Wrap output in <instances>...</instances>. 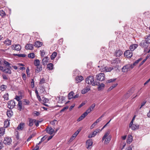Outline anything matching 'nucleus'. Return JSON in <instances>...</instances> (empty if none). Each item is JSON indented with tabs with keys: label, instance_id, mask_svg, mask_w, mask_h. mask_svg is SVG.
Wrapping results in <instances>:
<instances>
[{
	"label": "nucleus",
	"instance_id": "1",
	"mask_svg": "<svg viewBox=\"0 0 150 150\" xmlns=\"http://www.w3.org/2000/svg\"><path fill=\"white\" fill-rule=\"evenodd\" d=\"M109 131H106L102 138V140L103 141L105 140L104 142L105 144H107L109 142L111 139V136L109 135Z\"/></svg>",
	"mask_w": 150,
	"mask_h": 150
},
{
	"label": "nucleus",
	"instance_id": "2",
	"mask_svg": "<svg viewBox=\"0 0 150 150\" xmlns=\"http://www.w3.org/2000/svg\"><path fill=\"white\" fill-rule=\"evenodd\" d=\"M94 77L93 76H89L86 79L85 81L86 83L88 84L92 85L95 86L97 85V82L94 81Z\"/></svg>",
	"mask_w": 150,
	"mask_h": 150
},
{
	"label": "nucleus",
	"instance_id": "3",
	"mask_svg": "<svg viewBox=\"0 0 150 150\" xmlns=\"http://www.w3.org/2000/svg\"><path fill=\"white\" fill-rule=\"evenodd\" d=\"M96 79L98 81H102L105 79V75L104 73H100L97 75Z\"/></svg>",
	"mask_w": 150,
	"mask_h": 150
},
{
	"label": "nucleus",
	"instance_id": "4",
	"mask_svg": "<svg viewBox=\"0 0 150 150\" xmlns=\"http://www.w3.org/2000/svg\"><path fill=\"white\" fill-rule=\"evenodd\" d=\"M100 132V130L99 129H95L92 133H90L88 136L89 138H91L94 137L98 133Z\"/></svg>",
	"mask_w": 150,
	"mask_h": 150
},
{
	"label": "nucleus",
	"instance_id": "5",
	"mask_svg": "<svg viewBox=\"0 0 150 150\" xmlns=\"http://www.w3.org/2000/svg\"><path fill=\"white\" fill-rule=\"evenodd\" d=\"M11 68V67H2V69L0 70L5 73L10 74L11 73V71L10 69V68Z\"/></svg>",
	"mask_w": 150,
	"mask_h": 150
},
{
	"label": "nucleus",
	"instance_id": "6",
	"mask_svg": "<svg viewBox=\"0 0 150 150\" xmlns=\"http://www.w3.org/2000/svg\"><path fill=\"white\" fill-rule=\"evenodd\" d=\"M8 107L10 109L13 108L15 106V102L14 100L9 101L8 102Z\"/></svg>",
	"mask_w": 150,
	"mask_h": 150
},
{
	"label": "nucleus",
	"instance_id": "7",
	"mask_svg": "<svg viewBox=\"0 0 150 150\" xmlns=\"http://www.w3.org/2000/svg\"><path fill=\"white\" fill-rule=\"evenodd\" d=\"M125 56L127 58H130L132 56L133 54L132 51L130 50H127L124 53Z\"/></svg>",
	"mask_w": 150,
	"mask_h": 150
},
{
	"label": "nucleus",
	"instance_id": "8",
	"mask_svg": "<svg viewBox=\"0 0 150 150\" xmlns=\"http://www.w3.org/2000/svg\"><path fill=\"white\" fill-rule=\"evenodd\" d=\"M11 142V138L9 137H7L4 138L3 141V143L6 145H9Z\"/></svg>",
	"mask_w": 150,
	"mask_h": 150
},
{
	"label": "nucleus",
	"instance_id": "9",
	"mask_svg": "<svg viewBox=\"0 0 150 150\" xmlns=\"http://www.w3.org/2000/svg\"><path fill=\"white\" fill-rule=\"evenodd\" d=\"M148 42L146 40H143L140 43V45L142 47L144 48H147L148 46Z\"/></svg>",
	"mask_w": 150,
	"mask_h": 150
},
{
	"label": "nucleus",
	"instance_id": "10",
	"mask_svg": "<svg viewBox=\"0 0 150 150\" xmlns=\"http://www.w3.org/2000/svg\"><path fill=\"white\" fill-rule=\"evenodd\" d=\"M11 48L13 50L19 51L21 49V47L19 45L16 44L12 45L11 46Z\"/></svg>",
	"mask_w": 150,
	"mask_h": 150
},
{
	"label": "nucleus",
	"instance_id": "11",
	"mask_svg": "<svg viewBox=\"0 0 150 150\" xmlns=\"http://www.w3.org/2000/svg\"><path fill=\"white\" fill-rule=\"evenodd\" d=\"M102 68H101L100 69V70L101 71H103L104 72H110L113 69V68L112 67H105L104 68H103L102 69V70H101Z\"/></svg>",
	"mask_w": 150,
	"mask_h": 150
},
{
	"label": "nucleus",
	"instance_id": "12",
	"mask_svg": "<svg viewBox=\"0 0 150 150\" xmlns=\"http://www.w3.org/2000/svg\"><path fill=\"white\" fill-rule=\"evenodd\" d=\"M130 70L129 64H127L124 66L122 69V71L124 72H127Z\"/></svg>",
	"mask_w": 150,
	"mask_h": 150
},
{
	"label": "nucleus",
	"instance_id": "13",
	"mask_svg": "<svg viewBox=\"0 0 150 150\" xmlns=\"http://www.w3.org/2000/svg\"><path fill=\"white\" fill-rule=\"evenodd\" d=\"M50 135L52 134L54 132V130L52 127H47L45 130Z\"/></svg>",
	"mask_w": 150,
	"mask_h": 150
},
{
	"label": "nucleus",
	"instance_id": "14",
	"mask_svg": "<svg viewBox=\"0 0 150 150\" xmlns=\"http://www.w3.org/2000/svg\"><path fill=\"white\" fill-rule=\"evenodd\" d=\"M90 90V86H87L86 88L83 89L81 91V93L83 94L86 93Z\"/></svg>",
	"mask_w": 150,
	"mask_h": 150
},
{
	"label": "nucleus",
	"instance_id": "15",
	"mask_svg": "<svg viewBox=\"0 0 150 150\" xmlns=\"http://www.w3.org/2000/svg\"><path fill=\"white\" fill-rule=\"evenodd\" d=\"M29 124L28 125L30 126H32L33 124L36 122V120L35 119H32L31 118H29L28 119Z\"/></svg>",
	"mask_w": 150,
	"mask_h": 150
},
{
	"label": "nucleus",
	"instance_id": "16",
	"mask_svg": "<svg viewBox=\"0 0 150 150\" xmlns=\"http://www.w3.org/2000/svg\"><path fill=\"white\" fill-rule=\"evenodd\" d=\"M34 46L37 47H39L42 45V42L39 41H37L34 44Z\"/></svg>",
	"mask_w": 150,
	"mask_h": 150
},
{
	"label": "nucleus",
	"instance_id": "17",
	"mask_svg": "<svg viewBox=\"0 0 150 150\" xmlns=\"http://www.w3.org/2000/svg\"><path fill=\"white\" fill-rule=\"evenodd\" d=\"M25 48L27 50H32L33 48V46L32 44H28L26 45Z\"/></svg>",
	"mask_w": 150,
	"mask_h": 150
},
{
	"label": "nucleus",
	"instance_id": "18",
	"mask_svg": "<svg viewBox=\"0 0 150 150\" xmlns=\"http://www.w3.org/2000/svg\"><path fill=\"white\" fill-rule=\"evenodd\" d=\"M49 59L47 57H45L42 60V63L43 65H45L48 62Z\"/></svg>",
	"mask_w": 150,
	"mask_h": 150
},
{
	"label": "nucleus",
	"instance_id": "19",
	"mask_svg": "<svg viewBox=\"0 0 150 150\" xmlns=\"http://www.w3.org/2000/svg\"><path fill=\"white\" fill-rule=\"evenodd\" d=\"M93 142L92 139H89L86 142V144L88 146L87 149L89 148L90 146H91L93 144Z\"/></svg>",
	"mask_w": 150,
	"mask_h": 150
},
{
	"label": "nucleus",
	"instance_id": "20",
	"mask_svg": "<svg viewBox=\"0 0 150 150\" xmlns=\"http://www.w3.org/2000/svg\"><path fill=\"white\" fill-rule=\"evenodd\" d=\"M138 45L137 44H133L130 46L129 49L132 51H134L138 47Z\"/></svg>",
	"mask_w": 150,
	"mask_h": 150
},
{
	"label": "nucleus",
	"instance_id": "21",
	"mask_svg": "<svg viewBox=\"0 0 150 150\" xmlns=\"http://www.w3.org/2000/svg\"><path fill=\"white\" fill-rule=\"evenodd\" d=\"M2 63L3 64H3L5 65V67L11 68V67L10 66L11 65L8 62H7V61H6V60H3Z\"/></svg>",
	"mask_w": 150,
	"mask_h": 150
},
{
	"label": "nucleus",
	"instance_id": "22",
	"mask_svg": "<svg viewBox=\"0 0 150 150\" xmlns=\"http://www.w3.org/2000/svg\"><path fill=\"white\" fill-rule=\"evenodd\" d=\"M122 53V51L120 50H117L116 51L115 55L116 57H119L121 56Z\"/></svg>",
	"mask_w": 150,
	"mask_h": 150
},
{
	"label": "nucleus",
	"instance_id": "23",
	"mask_svg": "<svg viewBox=\"0 0 150 150\" xmlns=\"http://www.w3.org/2000/svg\"><path fill=\"white\" fill-rule=\"evenodd\" d=\"M76 80L77 83H79L83 80V77L81 76H79L76 78Z\"/></svg>",
	"mask_w": 150,
	"mask_h": 150
},
{
	"label": "nucleus",
	"instance_id": "24",
	"mask_svg": "<svg viewBox=\"0 0 150 150\" xmlns=\"http://www.w3.org/2000/svg\"><path fill=\"white\" fill-rule=\"evenodd\" d=\"M132 136L130 135H128V137L127 140V142L128 144H130V143L132 142Z\"/></svg>",
	"mask_w": 150,
	"mask_h": 150
},
{
	"label": "nucleus",
	"instance_id": "25",
	"mask_svg": "<svg viewBox=\"0 0 150 150\" xmlns=\"http://www.w3.org/2000/svg\"><path fill=\"white\" fill-rule=\"evenodd\" d=\"M24 123H21L17 127L18 129V130H21L23 129L24 126Z\"/></svg>",
	"mask_w": 150,
	"mask_h": 150
},
{
	"label": "nucleus",
	"instance_id": "26",
	"mask_svg": "<svg viewBox=\"0 0 150 150\" xmlns=\"http://www.w3.org/2000/svg\"><path fill=\"white\" fill-rule=\"evenodd\" d=\"M105 85L103 83H101L98 85V91H100L104 88Z\"/></svg>",
	"mask_w": 150,
	"mask_h": 150
},
{
	"label": "nucleus",
	"instance_id": "27",
	"mask_svg": "<svg viewBox=\"0 0 150 150\" xmlns=\"http://www.w3.org/2000/svg\"><path fill=\"white\" fill-rule=\"evenodd\" d=\"M81 129L82 128L81 127L79 128L72 135L74 136V137L76 138V136L78 135L79 132L81 130Z\"/></svg>",
	"mask_w": 150,
	"mask_h": 150
},
{
	"label": "nucleus",
	"instance_id": "28",
	"mask_svg": "<svg viewBox=\"0 0 150 150\" xmlns=\"http://www.w3.org/2000/svg\"><path fill=\"white\" fill-rule=\"evenodd\" d=\"M42 66L39 65L38 66H37L36 68L35 69V71L37 73H39L42 70Z\"/></svg>",
	"mask_w": 150,
	"mask_h": 150
},
{
	"label": "nucleus",
	"instance_id": "29",
	"mask_svg": "<svg viewBox=\"0 0 150 150\" xmlns=\"http://www.w3.org/2000/svg\"><path fill=\"white\" fill-rule=\"evenodd\" d=\"M74 94V93L72 91H71L69 93L68 95L69 99H71V98H73Z\"/></svg>",
	"mask_w": 150,
	"mask_h": 150
},
{
	"label": "nucleus",
	"instance_id": "30",
	"mask_svg": "<svg viewBox=\"0 0 150 150\" xmlns=\"http://www.w3.org/2000/svg\"><path fill=\"white\" fill-rule=\"evenodd\" d=\"M6 114L9 117H10L13 115V112L11 110H9L7 111Z\"/></svg>",
	"mask_w": 150,
	"mask_h": 150
},
{
	"label": "nucleus",
	"instance_id": "31",
	"mask_svg": "<svg viewBox=\"0 0 150 150\" xmlns=\"http://www.w3.org/2000/svg\"><path fill=\"white\" fill-rule=\"evenodd\" d=\"M57 52H53L52 55H51V59L52 60L54 59L57 56Z\"/></svg>",
	"mask_w": 150,
	"mask_h": 150
},
{
	"label": "nucleus",
	"instance_id": "32",
	"mask_svg": "<svg viewBox=\"0 0 150 150\" xmlns=\"http://www.w3.org/2000/svg\"><path fill=\"white\" fill-rule=\"evenodd\" d=\"M18 106L19 108V110H21L22 108V103L21 101H19V102H18Z\"/></svg>",
	"mask_w": 150,
	"mask_h": 150
},
{
	"label": "nucleus",
	"instance_id": "33",
	"mask_svg": "<svg viewBox=\"0 0 150 150\" xmlns=\"http://www.w3.org/2000/svg\"><path fill=\"white\" fill-rule=\"evenodd\" d=\"M53 65L52 64L50 63L47 65V68L50 70H51L53 69Z\"/></svg>",
	"mask_w": 150,
	"mask_h": 150
},
{
	"label": "nucleus",
	"instance_id": "34",
	"mask_svg": "<svg viewBox=\"0 0 150 150\" xmlns=\"http://www.w3.org/2000/svg\"><path fill=\"white\" fill-rule=\"evenodd\" d=\"M4 43L6 45H11V41L9 40V39H7L5 40Z\"/></svg>",
	"mask_w": 150,
	"mask_h": 150
},
{
	"label": "nucleus",
	"instance_id": "35",
	"mask_svg": "<svg viewBox=\"0 0 150 150\" xmlns=\"http://www.w3.org/2000/svg\"><path fill=\"white\" fill-rule=\"evenodd\" d=\"M40 62L39 60L36 59L34 61V64L36 66H38L40 65Z\"/></svg>",
	"mask_w": 150,
	"mask_h": 150
},
{
	"label": "nucleus",
	"instance_id": "36",
	"mask_svg": "<svg viewBox=\"0 0 150 150\" xmlns=\"http://www.w3.org/2000/svg\"><path fill=\"white\" fill-rule=\"evenodd\" d=\"M4 134V129L3 128H0V136H2Z\"/></svg>",
	"mask_w": 150,
	"mask_h": 150
},
{
	"label": "nucleus",
	"instance_id": "37",
	"mask_svg": "<svg viewBox=\"0 0 150 150\" xmlns=\"http://www.w3.org/2000/svg\"><path fill=\"white\" fill-rule=\"evenodd\" d=\"M22 98L21 96H15V99H16L17 101L19 102V101H20V100Z\"/></svg>",
	"mask_w": 150,
	"mask_h": 150
},
{
	"label": "nucleus",
	"instance_id": "38",
	"mask_svg": "<svg viewBox=\"0 0 150 150\" xmlns=\"http://www.w3.org/2000/svg\"><path fill=\"white\" fill-rule=\"evenodd\" d=\"M6 15V14L4 11L2 10L0 11V15L2 17L5 16Z\"/></svg>",
	"mask_w": 150,
	"mask_h": 150
},
{
	"label": "nucleus",
	"instance_id": "39",
	"mask_svg": "<svg viewBox=\"0 0 150 150\" xmlns=\"http://www.w3.org/2000/svg\"><path fill=\"white\" fill-rule=\"evenodd\" d=\"M138 125H133V126H132L131 127L132 130H134L137 129H138Z\"/></svg>",
	"mask_w": 150,
	"mask_h": 150
},
{
	"label": "nucleus",
	"instance_id": "40",
	"mask_svg": "<svg viewBox=\"0 0 150 150\" xmlns=\"http://www.w3.org/2000/svg\"><path fill=\"white\" fill-rule=\"evenodd\" d=\"M33 114L34 116H37L39 115L40 113L38 112L35 111L33 112Z\"/></svg>",
	"mask_w": 150,
	"mask_h": 150
},
{
	"label": "nucleus",
	"instance_id": "41",
	"mask_svg": "<svg viewBox=\"0 0 150 150\" xmlns=\"http://www.w3.org/2000/svg\"><path fill=\"white\" fill-rule=\"evenodd\" d=\"M8 93H6L3 96V98L5 100H8Z\"/></svg>",
	"mask_w": 150,
	"mask_h": 150
},
{
	"label": "nucleus",
	"instance_id": "42",
	"mask_svg": "<svg viewBox=\"0 0 150 150\" xmlns=\"http://www.w3.org/2000/svg\"><path fill=\"white\" fill-rule=\"evenodd\" d=\"M28 57L31 58H33L35 57V54L33 53H30L28 54Z\"/></svg>",
	"mask_w": 150,
	"mask_h": 150
},
{
	"label": "nucleus",
	"instance_id": "43",
	"mask_svg": "<svg viewBox=\"0 0 150 150\" xmlns=\"http://www.w3.org/2000/svg\"><path fill=\"white\" fill-rule=\"evenodd\" d=\"M42 100H43V102L45 103H48L49 101V100L48 99L45 98L43 97L42 98Z\"/></svg>",
	"mask_w": 150,
	"mask_h": 150
},
{
	"label": "nucleus",
	"instance_id": "44",
	"mask_svg": "<svg viewBox=\"0 0 150 150\" xmlns=\"http://www.w3.org/2000/svg\"><path fill=\"white\" fill-rule=\"evenodd\" d=\"M146 40L148 43L150 44V34L148 35L146 38Z\"/></svg>",
	"mask_w": 150,
	"mask_h": 150
},
{
	"label": "nucleus",
	"instance_id": "45",
	"mask_svg": "<svg viewBox=\"0 0 150 150\" xmlns=\"http://www.w3.org/2000/svg\"><path fill=\"white\" fill-rule=\"evenodd\" d=\"M7 88V86L6 85H2L1 87V90L2 91L4 90L5 89H6Z\"/></svg>",
	"mask_w": 150,
	"mask_h": 150
},
{
	"label": "nucleus",
	"instance_id": "46",
	"mask_svg": "<svg viewBox=\"0 0 150 150\" xmlns=\"http://www.w3.org/2000/svg\"><path fill=\"white\" fill-rule=\"evenodd\" d=\"M116 79H110L108 80V83H110L113 82L115 81Z\"/></svg>",
	"mask_w": 150,
	"mask_h": 150
},
{
	"label": "nucleus",
	"instance_id": "47",
	"mask_svg": "<svg viewBox=\"0 0 150 150\" xmlns=\"http://www.w3.org/2000/svg\"><path fill=\"white\" fill-rule=\"evenodd\" d=\"M31 87L32 88H34V81L33 79H32V81L31 82Z\"/></svg>",
	"mask_w": 150,
	"mask_h": 150
},
{
	"label": "nucleus",
	"instance_id": "48",
	"mask_svg": "<svg viewBox=\"0 0 150 150\" xmlns=\"http://www.w3.org/2000/svg\"><path fill=\"white\" fill-rule=\"evenodd\" d=\"M40 55L41 57H43L45 54V52H44L43 50H42L40 51Z\"/></svg>",
	"mask_w": 150,
	"mask_h": 150
},
{
	"label": "nucleus",
	"instance_id": "49",
	"mask_svg": "<svg viewBox=\"0 0 150 150\" xmlns=\"http://www.w3.org/2000/svg\"><path fill=\"white\" fill-rule=\"evenodd\" d=\"M141 58L139 59H138L136 61L133 63L134 65H136L137 64L138 62L141 61Z\"/></svg>",
	"mask_w": 150,
	"mask_h": 150
},
{
	"label": "nucleus",
	"instance_id": "50",
	"mask_svg": "<svg viewBox=\"0 0 150 150\" xmlns=\"http://www.w3.org/2000/svg\"><path fill=\"white\" fill-rule=\"evenodd\" d=\"M22 77L24 81L26 80V75L25 74H22Z\"/></svg>",
	"mask_w": 150,
	"mask_h": 150
},
{
	"label": "nucleus",
	"instance_id": "51",
	"mask_svg": "<svg viewBox=\"0 0 150 150\" xmlns=\"http://www.w3.org/2000/svg\"><path fill=\"white\" fill-rule=\"evenodd\" d=\"M57 121V120H54L52 121H51L50 122V123L51 125H54L55 124V123H56V122Z\"/></svg>",
	"mask_w": 150,
	"mask_h": 150
},
{
	"label": "nucleus",
	"instance_id": "52",
	"mask_svg": "<svg viewBox=\"0 0 150 150\" xmlns=\"http://www.w3.org/2000/svg\"><path fill=\"white\" fill-rule=\"evenodd\" d=\"M95 104H93L91 106L89 107V108L91 109V110H92L95 107Z\"/></svg>",
	"mask_w": 150,
	"mask_h": 150
},
{
	"label": "nucleus",
	"instance_id": "53",
	"mask_svg": "<svg viewBox=\"0 0 150 150\" xmlns=\"http://www.w3.org/2000/svg\"><path fill=\"white\" fill-rule=\"evenodd\" d=\"M39 148V147L38 144H36L35 147L33 149V150H38Z\"/></svg>",
	"mask_w": 150,
	"mask_h": 150
},
{
	"label": "nucleus",
	"instance_id": "54",
	"mask_svg": "<svg viewBox=\"0 0 150 150\" xmlns=\"http://www.w3.org/2000/svg\"><path fill=\"white\" fill-rule=\"evenodd\" d=\"M96 124L95 122H94L91 126V129H93L94 127L96 125Z\"/></svg>",
	"mask_w": 150,
	"mask_h": 150
},
{
	"label": "nucleus",
	"instance_id": "55",
	"mask_svg": "<svg viewBox=\"0 0 150 150\" xmlns=\"http://www.w3.org/2000/svg\"><path fill=\"white\" fill-rule=\"evenodd\" d=\"M24 104L25 105H28L30 103L29 101L27 100H25L24 101Z\"/></svg>",
	"mask_w": 150,
	"mask_h": 150
},
{
	"label": "nucleus",
	"instance_id": "56",
	"mask_svg": "<svg viewBox=\"0 0 150 150\" xmlns=\"http://www.w3.org/2000/svg\"><path fill=\"white\" fill-rule=\"evenodd\" d=\"M92 110H91V109L90 108H89L85 112H86L87 113V114H88Z\"/></svg>",
	"mask_w": 150,
	"mask_h": 150
},
{
	"label": "nucleus",
	"instance_id": "57",
	"mask_svg": "<svg viewBox=\"0 0 150 150\" xmlns=\"http://www.w3.org/2000/svg\"><path fill=\"white\" fill-rule=\"evenodd\" d=\"M2 61L0 60V70H1L2 69V67H3V66H2V65L3 64Z\"/></svg>",
	"mask_w": 150,
	"mask_h": 150
},
{
	"label": "nucleus",
	"instance_id": "58",
	"mask_svg": "<svg viewBox=\"0 0 150 150\" xmlns=\"http://www.w3.org/2000/svg\"><path fill=\"white\" fill-rule=\"evenodd\" d=\"M87 115V113L85 112L81 116L84 118Z\"/></svg>",
	"mask_w": 150,
	"mask_h": 150
},
{
	"label": "nucleus",
	"instance_id": "59",
	"mask_svg": "<svg viewBox=\"0 0 150 150\" xmlns=\"http://www.w3.org/2000/svg\"><path fill=\"white\" fill-rule=\"evenodd\" d=\"M68 106H66V107H65L62 110H61L60 111L61 112H63L65 110H66L67 109H68Z\"/></svg>",
	"mask_w": 150,
	"mask_h": 150
},
{
	"label": "nucleus",
	"instance_id": "60",
	"mask_svg": "<svg viewBox=\"0 0 150 150\" xmlns=\"http://www.w3.org/2000/svg\"><path fill=\"white\" fill-rule=\"evenodd\" d=\"M26 55L25 54H18V57H25Z\"/></svg>",
	"mask_w": 150,
	"mask_h": 150
},
{
	"label": "nucleus",
	"instance_id": "61",
	"mask_svg": "<svg viewBox=\"0 0 150 150\" xmlns=\"http://www.w3.org/2000/svg\"><path fill=\"white\" fill-rule=\"evenodd\" d=\"M83 118L81 116L80 117H79L78 119L77 120V121L78 122H79L81 120H83Z\"/></svg>",
	"mask_w": 150,
	"mask_h": 150
},
{
	"label": "nucleus",
	"instance_id": "62",
	"mask_svg": "<svg viewBox=\"0 0 150 150\" xmlns=\"http://www.w3.org/2000/svg\"><path fill=\"white\" fill-rule=\"evenodd\" d=\"M45 82V79L43 78L42 79H41V80L40 81V84H41L43 83H44Z\"/></svg>",
	"mask_w": 150,
	"mask_h": 150
},
{
	"label": "nucleus",
	"instance_id": "63",
	"mask_svg": "<svg viewBox=\"0 0 150 150\" xmlns=\"http://www.w3.org/2000/svg\"><path fill=\"white\" fill-rule=\"evenodd\" d=\"M47 138V137L46 136H45L43 137H42L41 139V142H42L44 141Z\"/></svg>",
	"mask_w": 150,
	"mask_h": 150
},
{
	"label": "nucleus",
	"instance_id": "64",
	"mask_svg": "<svg viewBox=\"0 0 150 150\" xmlns=\"http://www.w3.org/2000/svg\"><path fill=\"white\" fill-rule=\"evenodd\" d=\"M2 76L4 79L5 80L8 79V77L6 75L4 74Z\"/></svg>",
	"mask_w": 150,
	"mask_h": 150
}]
</instances>
